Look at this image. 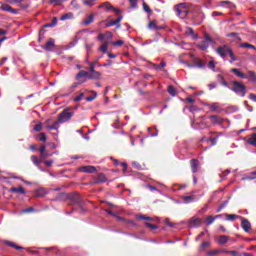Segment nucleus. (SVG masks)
<instances>
[{
    "instance_id": "aec40b11",
    "label": "nucleus",
    "mask_w": 256,
    "mask_h": 256,
    "mask_svg": "<svg viewBox=\"0 0 256 256\" xmlns=\"http://www.w3.org/2000/svg\"><path fill=\"white\" fill-rule=\"evenodd\" d=\"M101 74L100 72L94 71V72H88V79H100Z\"/></svg>"
},
{
    "instance_id": "cd10ccee",
    "label": "nucleus",
    "mask_w": 256,
    "mask_h": 256,
    "mask_svg": "<svg viewBox=\"0 0 256 256\" xmlns=\"http://www.w3.org/2000/svg\"><path fill=\"white\" fill-rule=\"evenodd\" d=\"M67 19H73V13L69 12L60 17V21H67Z\"/></svg>"
},
{
    "instance_id": "a211bd4d",
    "label": "nucleus",
    "mask_w": 256,
    "mask_h": 256,
    "mask_svg": "<svg viewBox=\"0 0 256 256\" xmlns=\"http://www.w3.org/2000/svg\"><path fill=\"white\" fill-rule=\"evenodd\" d=\"M201 225V219L191 218L189 221V227H199Z\"/></svg>"
},
{
    "instance_id": "393cba45",
    "label": "nucleus",
    "mask_w": 256,
    "mask_h": 256,
    "mask_svg": "<svg viewBox=\"0 0 256 256\" xmlns=\"http://www.w3.org/2000/svg\"><path fill=\"white\" fill-rule=\"evenodd\" d=\"M219 217H221V215H216L215 217L212 216H208L207 217V225H212V223H215L216 219H219Z\"/></svg>"
},
{
    "instance_id": "39448f33",
    "label": "nucleus",
    "mask_w": 256,
    "mask_h": 256,
    "mask_svg": "<svg viewBox=\"0 0 256 256\" xmlns=\"http://www.w3.org/2000/svg\"><path fill=\"white\" fill-rule=\"evenodd\" d=\"M73 115V112H68L67 110H64L59 114L58 119H60V123H67V121H70Z\"/></svg>"
},
{
    "instance_id": "6e6d98bb",
    "label": "nucleus",
    "mask_w": 256,
    "mask_h": 256,
    "mask_svg": "<svg viewBox=\"0 0 256 256\" xmlns=\"http://www.w3.org/2000/svg\"><path fill=\"white\" fill-rule=\"evenodd\" d=\"M10 5H17V3H21V0H6Z\"/></svg>"
},
{
    "instance_id": "2eb2a0df",
    "label": "nucleus",
    "mask_w": 256,
    "mask_h": 256,
    "mask_svg": "<svg viewBox=\"0 0 256 256\" xmlns=\"http://www.w3.org/2000/svg\"><path fill=\"white\" fill-rule=\"evenodd\" d=\"M185 33L194 40L199 39V35H197L191 27L186 28Z\"/></svg>"
},
{
    "instance_id": "0e129e2a",
    "label": "nucleus",
    "mask_w": 256,
    "mask_h": 256,
    "mask_svg": "<svg viewBox=\"0 0 256 256\" xmlns=\"http://www.w3.org/2000/svg\"><path fill=\"white\" fill-rule=\"evenodd\" d=\"M228 253L230 255H234V256H241V254H239V252H237V251H229Z\"/></svg>"
},
{
    "instance_id": "1a4fd4ad",
    "label": "nucleus",
    "mask_w": 256,
    "mask_h": 256,
    "mask_svg": "<svg viewBox=\"0 0 256 256\" xmlns=\"http://www.w3.org/2000/svg\"><path fill=\"white\" fill-rule=\"evenodd\" d=\"M46 149L47 147H45V145L40 148V161H45L46 157H51L53 155V153L46 152Z\"/></svg>"
},
{
    "instance_id": "3c124183",
    "label": "nucleus",
    "mask_w": 256,
    "mask_h": 256,
    "mask_svg": "<svg viewBox=\"0 0 256 256\" xmlns=\"http://www.w3.org/2000/svg\"><path fill=\"white\" fill-rule=\"evenodd\" d=\"M8 245H9L10 247H14V249H18V250L23 249V247L17 246V245H15V243H13V242H8Z\"/></svg>"
},
{
    "instance_id": "7c9ffc66",
    "label": "nucleus",
    "mask_w": 256,
    "mask_h": 256,
    "mask_svg": "<svg viewBox=\"0 0 256 256\" xmlns=\"http://www.w3.org/2000/svg\"><path fill=\"white\" fill-rule=\"evenodd\" d=\"M31 161L36 167H39V165L41 164V161H39V158H37V156L35 155L31 156Z\"/></svg>"
},
{
    "instance_id": "f257e3e1",
    "label": "nucleus",
    "mask_w": 256,
    "mask_h": 256,
    "mask_svg": "<svg viewBox=\"0 0 256 256\" xmlns=\"http://www.w3.org/2000/svg\"><path fill=\"white\" fill-rule=\"evenodd\" d=\"M230 85L232 87L228 88L236 93V95H239L240 97H245V95H247V87L243 83L234 80L230 82Z\"/></svg>"
},
{
    "instance_id": "052dcab7",
    "label": "nucleus",
    "mask_w": 256,
    "mask_h": 256,
    "mask_svg": "<svg viewBox=\"0 0 256 256\" xmlns=\"http://www.w3.org/2000/svg\"><path fill=\"white\" fill-rule=\"evenodd\" d=\"M113 45L121 47V45H123V40H118L116 42H113Z\"/></svg>"
},
{
    "instance_id": "ddd939ff",
    "label": "nucleus",
    "mask_w": 256,
    "mask_h": 256,
    "mask_svg": "<svg viewBox=\"0 0 256 256\" xmlns=\"http://www.w3.org/2000/svg\"><path fill=\"white\" fill-rule=\"evenodd\" d=\"M61 123L63 122H60V119L58 118V121L54 122L53 125H46V129H48V131H54L57 129H59V126L61 125Z\"/></svg>"
},
{
    "instance_id": "2f4dec72",
    "label": "nucleus",
    "mask_w": 256,
    "mask_h": 256,
    "mask_svg": "<svg viewBox=\"0 0 256 256\" xmlns=\"http://www.w3.org/2000/svg\"><path fill=\"white\" fill-rule=\"evenodd\" d=\"M168 93L172 97H175L177 95V90H175V87H173V86H168Z\"/></svg>"
},
{
    "instance_id": "c03bdc74",
    "label": "nucleus",
    "mask_w": 256,
    "mask_h": 256,
    "mask_svg": "<svg viewBox=\"0 0 256 256\" xmlns=\"http://www.w3.org/2000/svg\"><path fill=\"white\" fill-rule=\"evenodd\" d=\"M204 42L209 44L213 43V40L211 39V36H209V34H206L204 36Z\"/></svg>"
},
{
    "instance_id": "b1692460",
    "label": "nucleus",
    "mask_w": 256,
    "mask_h": 256,
    "mask_svg": "<svg viewBox=\"0 0 256 256\" xmlns=\"http://www.w3.org/2000/svg\"><path fill=\"white\" fill-rule=\"evenodd\" d=\"M228 55L230 57V63H233L234 61H239V58L235 56V53H233V50L230 48V51L228 52Z\"/></svg>"
},
{
    "instance_id": "bf43d9fd",
    "label": "nucleus",
    "mask_w": 256,
    "mask_h": 256,
    "mask_svg": "<svg viewBox=\"0 0 256 256\" xmlns=\"http://www.w3.org/2000/svg\"><path fill=\"white\" fill-rule=\"evenodd\" d=\"M57 18H53L52 22L50 23V27H55V25H57Z\"/></svg>"
},
{
    "instance_id": "49530a36",
    "label": "nucleus",
    "mask_w": 256,
    "mask_h": 256,
    "mask_svg": "<svg viewBox=\"0 0 256 256\" xmlns=\"http://www.w3.org/2000/svg\"><path fill=\"white\" fill-rule=\"evenodd\" d=\"M43 129V124L40 122L37 125L34 126V131L39 132Z\"/></svg>"
},
{
    "instance_id": "680f3d73",
    "label": "nucleus",
    "mask_w": 256,
    "mask_h": 256,
    "mask_svg": "<svg viewBox=\"0 0 256 256\" xmlns=\"http://www.w3.org/2000/svg\"><path fill=\"white\" fill-rule=\"evenodd\" d=\"M249 99H251V101H254V103H256V95L255 94L251 93L249 95Z\"/></svg>"
},
{
    "instance_id": "603ef678",
    "label": "nucleus",
    "mask_w": 256,
    "mask_h": 256,
    "mask_svg": "<svg viewBox=\"0 0 256 256\" xmlns=\"http://www.w3.org/2000/svg\"><path fill=\"white\" fill-rule=\"evenodd\" d=\"M96 97H97V92H94V96L87 97L86 101L88 102L95 101Z\"/></svg>"
},
{
    "instance_id": "a878e982",
    "label": "nucleus",
    "mask_w": 256,
    "mask_h": 256,
    "mask_svg": "<svg viewBox=\"0 0 256 256\" xmlns=\"http://www.w3.org/2000/svg\"><path fill=\"white\" fill-rule=\"evenodd\" d=\"M36 197H45L47 195V191L44 188H40L36 191Z\"/></svg>"
},
{
    "instance_id": "0eeeda50",
    "label": "nucleus",
    "mask_w": 256,
    "mask_h": 256,
    "mask_svg": "<svg viewBox=\"0 0 256 256\" xmlns=\"http://www.w3.org/2000/svg\"><path fill=\"white\" fill-rule=\"evenodd\" d=\"M212 125H223V121H225V119L217 116V115H211L209 117Z\"/></svg>"
},
{
    "instance_id": "20e7f679",
    "label": "nucleus",
    "mask_w": 256,
    "mask_h": 256,
    "mask_svg": "<svg viewBox=\"0 0 256 256\" xmlns=\"http://www.w3.org/2000/svg\"><path fill=\"white\" fill-rule=\"evenodd\" d=\"M215 51L217 55H220L222 59H225V57L229 54V51H231V47L224 45L216 48Z\"/></svg>"
},
{
    "instance_id": "4d7b16f0",
    "label": "nucleus",
    "mask_w": 256,
    "mask_h": 256,
    "mask_svg": "<svg viewBox=\"0 0 256 256\" xmlns=\"http://www.w3.org/2000/svg\"><path fill=\"white\" fill-rule=\"evenodd\" d=\"M146 227H149L150 229H157V225L151 223H146Z\"/></svg>"
},
{
    "instance_id": "9d476101",
    "label": "nucleus",
    "mask_w": 256,
    "mask_h": 256,
    "mask_svg": "<svg viewBox=\"0 0 256 256\" xmlns=\"http://www.w3.org/2000/svg\"><path fill=\"white\" fill-rule=\"evenodd\" d=\"M241 227L242 229L246 232L249 233L250 229H251V222H249V220L247 219H243L242 223H241Z\"/></svg>"
},
{
    "instance_id": "09e8293b",
    "label": "nucleus",
    "mask_w": 256,
    "mask_h": 256,
    "mask_svg": "<svg viewBox=\"0 0 256 256\" xmlns=\"http://www.w3.org/2000/svg\"><path fill=\"white\" fill-rule=\"evenodd\" d=\"M143 9L146 13H150L151 12V8H149V5H147V3L143 2Z\"/></svg>"
},
{
    "instance_id": "c9c22d12",
    "label": "nucleus",
    "mask_w": 256,
    "mask_h": 256,
    "mask_svg": "<svg viewBox=\"0 0 256 256\" xmlns=\"http://www.w3.org/2000/svg\"><path fill=\"white\" fill-rule=\"evenodd\" d=\"M228 241H229V238H227V236H225V235H222L219 238L220 245H225V243H227Z\"/></svg>"
},
{
    "instance_id": "774afa93",
    "label": "nucleus",
    "mask_w": 256,
    "mask_h": 256,
    "mask_svg": "<svg viewBox=\"0 0 256 256\" xmlns=\"http://www.w3.org/2000/svg\"><path fill=\"white\" fill-rule=\"evenodd\" d=\"M196 67H199L200 69H204L205 64H203V62H200V63L196 64Z\"/></svg>"
},
{
    "instance_id": "423d86ee",
    "label": "nucleus",
    "mask_w": 256,
    "mask_h": 256,
    "mask_svg": "<svg viewBox=\"0 0 256 256\" xmlns=\"http://www.w3.org/2000/svg\"><path fill=\"white\" fill-rule=\"evenodd\" d=\"M192 127L194 129H207L209 125H207V122H205V116H201L200 122H192Z\"/></svg>"
},
{
    "instance_id": "5fc2aeb1",
    "label": "nucleus",
    "mask_w": 256,
    "mask_h": 256,
    "mask_svg": "<svg viewBox=\"0 0 256 256\" xmlns=\"http://www.w3.org/2000/svg\"><path fill=\"white\" fill-rule=\"evenodd\" d=\"M33 211H35V209L33 207H30L22 210V213H33Z\"/></svg>"
},
{
    "instance_id": "79ce46f5",
    "label": "nucleus",
    "mask_w": 256,
    "mask_h": 256,
    "mask_svg": "<svg viewBox=\"0 0 256 256\" xmlns=\"http://www.w3.org/2000/svg\"><path fill=\"white\" fill-rule=\"evenodd\" d=\"M38 137H39V141H42L43 143L47 141V135H45V133H40Z\"/></svg>"
},
{
    "instance_id": "473e14b6",
    "label": "nucleus",
    "mask_w": 256,
    "mask_h": 256,
    "mask_svg": "<svg viewBox=\"0 0 256 256\" xmlns=\"http://www.w3.org/2000/svg\"><path fill=\"white\" fill-rule=\"evenodd\" d=\"M240 47L246 48V49H254V51L256 50L255 45H252V44H249V43H242V44H240Z\"/></svg>"
},
{
    "instance_id": "72a5a7b5",
    "label": "nucleus",
    "mask_w": 256,
    "mask_h": 256,
    "mask_svg": "<svg viewBox=\"0 0 256 256\" xmlns=\"http://www.w3.org/2000/svg\"><path fill=\"white\" fill-rule=\"evenodd\" d=\"M81 77H89V72H87V71H80L77 74L76 79H81Z\"/></svg>"
},
{
    "instance_id": "ea45409f",
    "label": "nucleus",
    "mask_w": 256,
    "mask_h": 256,
    "mask_svg": "<svg viewBox=\"0 0 256 256\" xmlns=\"http://www.w3.org/2000/svg\"><path fill=\"white\" fill-rule=\"evenodd\" d=\"M107 49H109V44L107 42L100 46V51H102V53H107Z\"/></svg>"
},
{
    "instance_id": "7ed1b4c3",
    "label": "nucleus",
    "mask_w": 256,
    "mask_h": 256,
    "mask_svg": "<svg viewBox=\"0 0 256 256\" xmlns=\"http://www.w3.org/2000/svg\"><path fill=\"white\" fill-rule=\"evenodd\" d=\"M230 71L240 79H250L252 83H256V75H255V72L253 71H248L246 74L241 72V70L237 68H232Z\"/></svg>"
},
{
    "instance_id": "a19ab883",
    "label": "nucleus",
    "mask_w": 256,
    "mask_h": 256,
    "mask_svg": "<svg viewBox=\"0 0 256 256\" xmlns=\"http://www.w3.org/2000/svg\"><path fill=\"white\" fill-rule=\"evenodd\" d=\"M137 219L144 220V221H153V218L147 217L145 215H138Z\"/></svg>"
},
{
    "instance_id": "58836bf2",
    "label": "nucleus",
    "mask_w": 256,
    "mask_h": 256,
    "mask_svg": "<svg viewBox=\"0 0 256 256\" xmlns=\"http://www.w3.org/2000/svg\"><path fill=\"white\" fill-rule=\"evenodd\" d=\"M116 25V29H118L117 20H111L108 23H106V27H113Z\"/></svg>"
},
{
    "instance_id": "e2e57ef3",
    "label": "nucleus",
    "mask_w": 256,
    "mask_h": 256,
    "mask_svg": "<svg viewBox=\"0 0 256 256\" xmlns=\"http://www.w3.org/2000/svg\"><path fill=\"white\" fill-rule=\"evenodd\" d=\"M132 165L135 167V169H141V164L138 162H132Z\"/></svg>"
},
{
    "instance_id": "412c9836",
    "label": "nucleus",
    "mask_w": 256,
    "mask_h": 256,
    "mask_svg": "<svg viewBox=\"0 0 256 256\" xmlns=\"http://www.w3.org/2000/svg\"><path fill=\"white\" fill-rule=\"evenodd\" d=\"M209 42H205V40H203L198 47L201 49V51H207V49H209Z\"/></svg>"
},
{
    "instance_id": "4468645a",
    "label": "nucleus",
    "mask_w": 256,
    "mask_h": 256,
    "mask_svg": "<svg viewBox=\"0 0 256 256\" xmlns=\"http://www.w3.org/2000/svg\"><path fill=\"white\" fill-rule=\"evenodd\" d=\"M53 47H55V40L53 38H50L46 45L43 47L46 51H53Z\"/></svg>"
},
{
    "instance_id": "f3484780",
    "label": "nucleus",
    "mask_w": 256,
    "mask_h": 256,
    "mask_svg": "<svg viewBox=\"0 0 256 256\" xmlns=\"http://www.w3.org/2000/svg\"><path fill=\"white\" fill-rule=\"evenodd\" d=\"M192 173H197L199 171V161L192 159L190 162Z\"/></svg>"
},
{
    "instance_id": "8fccbe9b",
    "label": "nucleus",
    "mask_w": 256,
    "mask_h": 256,
    "mask_svg": "<svg viewBox=\"0 0 256 256\" xmlns=\"http://www.w3.org/2000/svg\"><path fill=\"white\" fill-rule=\"evenodd\" d=\"M121 21H123V16H119L116 19V23L118 24V29H121Z\"/></svg>"
},
{
    "instance_id": "de8ad7c7",
    "label": "nucleus",
    "mask_w": 256,
    "mask_h": 256,
    "mask_svg": "<svg viewBox=\"0 0 256 256\" xmlns=\"http://www.w3.org/2000/svg\"><path fill=\"white\" fill-rule=\"evenodd\" d=\"M42 163L46 166V167H51L53 165V160H43Z\"/></svg>"
},
{
    "instance_id": "5701e85b",
    "label": "nucleus",
    "mask_w": 256,
    "mask_h": 256,
    "mask_svg": "<svg viewBox=\"0 0 256 256\" xmlns=\"http://www.w3.org/2000/svg\"><path fill=\"white\" fill-rule=\"evenodd\" d=\"M182 201H184V203H193L195 196H182Z\"/></svg>"
},
{
    "instance_id": "a18cd8bd",
    "label": "nucleus",
    "mask_w": 256,
    "mask_h": 256,
    "mask_svg": "<svg viewBox=\"0 0 256 256\" xmlns=\"http://www.w3.org/2000/svg\"><path fill=\"white\" fill-rule=\"evenodd\" d=\"M215 61L211 60L209 63H208V67L212 70V71H217L215 70Z\"/></svg>"
},
{
    "instance_id": "f8f14e48",
    "label": "nucleus",
    "mask_w": 256,
    "mask_h": 256,
    "mask_svg": "<svg viewBox=\"0 0 256 256\" xmlns=\"http://www.w3.org/2000/svg\"><path fill=\"white\" fill-rule=\"evenodd\" d=\"M10 193H18L19 195H26L27 194V191L24 190L23 187H12L10 190H9Z\"/></svg>"
},
{
    "instance_id": "864d4df0",
    "label": "nucleus",
    "mask_w": 256,
    "mask_h": 256,
    "mask_svg": "<svg viewBox=\"0 0 256 256\" xmlns=\"http://www.w3.org/2000/svg\"><path fill=\"white\" fill-rule=\"evenodd\" d=\"M137 3H138L137 0H130L131 7H132L133 9H137Z\"/></svg>"
},
{
    "instance_id": "4be33fe9",
    "label": "nucleus",
    "mask_w": 256,
    "mask_h": 256,
    "mask_svg": "<svg viewBox=\"0 0 256 256\" xmlns=\"http://www.w3.org/2000/svg\"><path fill=\"white\" fill-rule=\"evenodd\" d=\"M243 181H253L256 179V171L251 172L249 175H247L246 177L242 178Z\"/></svg>"
},
{
    "instance_id": "f03ea898",
    "label": "nucleus",
    "mask_w": 256,
    "mask_h": 256,
    "mask_svg": "<svg viewBox=\"0 0 256 256\" xmlns=\"http://www.w3.org/2000/svg\"><path fill=\"white\" fill-rule=\"evenodd\" d=\"M189 7H191L189 3L176 4L174 11H176L177 17H179V19H186L187 15H189Z\"/></svg>"
},
{
    "instance_id": "dca6fc26",
    "label": "nucleus",
    "mask_w": 256,
    "mask_h": 256,
    "mask_svg": "<svg viewBox=\"0 0 256 256\" xmlns=\"http://www.w3.org/2000/svg\"><path fill=\"white\" fill-rule=\"evenodd\" d=\"M207 107L210 109V111H212L213 113H215V111H221V106L219 105V103L215 102L212 104H207Z\"/></svg>"
},
{
    "instance_id": "c85d7f7f",
    "label": "nucleus",
    "mask_w": 256,
    "mask_h": 256,
    "mask_svg": "<svg viewBox=\"0 0 256 256\" xmlns=\"http://www.w3.org/2000/svg\"><path fill=\"white\" fill-rule=\"evenodd\" d=\"M239 215L236 214H226V221H235V219H239Z\"/></svg>"
},
{
    "instance_id": "9b49d317",
    "label": "nucleus",
    "mask_w": 256,
    "mask_h": 256,
    "mask_svg": "<svg viewBox=\"0 0 256 256\" xmlns=\"http://www.w3.org/2000/svg\"><path fill=\"white\" fill-rule=\"evenodd\" d=\"M148 29L155 30V31H161V29H165V26H158L157 22L151 21L148 24Z\"/></svg>"
},
{
    "instance_id": "f704fd0d",
    "label": "nucleus",
    "mask_w": 256,
    "mask_h": 256,
    "mask_svg": "<svg viewBox=\"0 0 256 256\" xmlns=\"http://www.w3.org/2000/svg\"><path fill=\"white\" fill-rule=\"evenodd\" d=\"M93 21H94V17H93V15H90L88 19H86L82 22V24L83 25H91V23H93Z\"/></svg>"
},
{
    "instance_id": "4c0bfd02",
    "label": "nucleus",
    "mask_w": 256,
    "mask_h": 256,
    "mask_svg": "<svg viewBox=\"0 0 256 256\" xmlns=\"http://www.w3.org/2000/svg\"><path fill=\"white\" fill-rule=\"evenodd\" d=\"M167 64L165 62H161L159 65L155 64L156 71H161Z\"/></svg>"
},
{
    "instance_id": "37998d69",
    "label": "nucleus",
    "mask_w": 256,
    "mask_h": 256,
    "mask_svg": "<svg viewBox=\"0 0 256 256\" xmlns=\"http://www.w3.org/2000/svg\"><path fill=\"white\" fill-rule=\"evenodd\" d=\"M83 97H85V94H84V93H80L79 96H76V97L74 98L75 103H79V101H82V100H83Z\"/></svg>"
},
{
    "instance_id": "bb28decb",
    "label": "nucleus",
    "mask_w": 256,
    "mask_h": 256,
    "mask_svg": "<svg viewBox=\"0 0 256 256\" xmlns=\"http://www.w3.org/2000/svg\"><path fill=\"white\" fill-rule=\"evenodd\" d=\"M217 77L218 81L221 83V85H223V87H229V83L225 81V78L221 74H219Z\"/></svg>"
},
{
    "instance_id": "e433bc0d",
    "label": "nucleus",
    "mask_w": 256,
    "mask_h": 256,
    "mask_svg": "<svg viewBox=\"0 0 256 256\" xmlns=\"http://www.w3.org/2000/svg\"><path fill=\"white\" fill-rule=\"evenodd\" d=\"M99 7H105L107 11H113V5H111V3L109 2H105L102 6H99Z\"/></svg>"
},
{
    "instance_id": "6e6552de",
    "label": "nucleus",
    "mask_w": 256,
    "mask_h": 256,
    "mask_svg": "<svg viewBox=\"0 0 256 256\" xmlns=\"http://www.w3.org/2000/svg\"><path fill=\"white\" fill-rule=\"evenodd\" d=\"M78 171L80 173H95L97 169L95 168V166H82L78 168Z\"/></svg>"
},
{
    "instance_id": "6ab92c4d",
    "label": "nucleus",
    "mask_w": 256,
    "mask_h": 256,
    "mask_svg": "<svg viewBox=\"0 0 256 256\" xmlns=\"http://www.w3.org/2000/svg\"><path fill=\"white\" fill-rule=\"evenodd\" d=\"M2 11H7L8 13H13L14 15H16L17 10L12 9L11 6H9V4H4L1 7Z\"/></svg>"
},
{
    "instance_id": "338daca9",
    "label": "nucleus",
    "mask_w": 256,
    "mask_h": 256,
    "mask_svg": "<svg viewBox=\"0 0 256 256\" xmlns=\"http://www.w3.org/2000/svg\"><path fill=\"white\" fill-rule=\"evenodd\" d=\"M189 111L191 113H194V111H197V107L192 105V106H190Z\"/></svg>"
},
{
    "instance_id": "13d9d810",
    "label": "nucleus",
    "mask_w": 256,
    "mask_h": 256,
    "mask_svg": "<svg viewBox=\"0 0 256 256\" xmlns=\"http://www.w3.org/2000/svg\"><path fill=\"white\" fill-rule=\"evenodd\" d=\"M84 5H87L88 7H93V2H91V0H85Z\"/></svg>"
},
{
    "instance_id": "69168bd1",
    "label": "nucleus",
    "mask_w": 256,
    "mask_h": 256,
    "mask_svg": "<svg viewBox=\"0 0 256 256\" xmlns=\"http://www.w3.org/2000/svg\"><path fill=\"white\" fill-rule=\"evenodd\" d=\"M208 87L210 90L215 89L217 87V83H211L208 85Z\"/></svg>"
},
{
    "instance_id": "c756f323",
    "label": "nucleus",
    "mask_w": 256,
    "mask_h": 256,
    "mask_svg": "<svg viewBox=\"0 0 256 256\" xmlns=\"http://www.w3.org/2000/svg\"><path fill=\"white\" fill-rule=\"evenodd\" d=\"M248 144L256 147V133L252 134V136L249 138Z\"/></svg>"
}]
</instances>
